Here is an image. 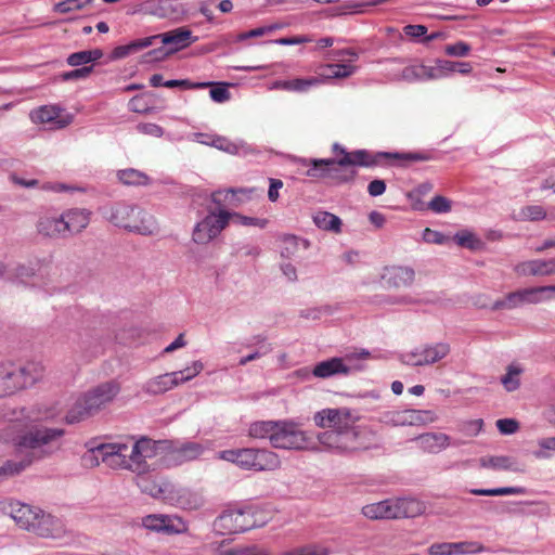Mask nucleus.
<instances>
[{"label": "nucleus", "instance_id": "4c0bfd02", "mask_svg": "<svg viewBox=\"0 0 555 555\" xmlns=\"http://www.w3.org/2000/svg\"><path fill=\"white\" fill-rule=\"evenodd\" d=\"M402 76L406 80H437V75L434 74V66H428L422 63L406 66L402 72Z\"/></svg>", "mask_w": 555, "mask_h": 555}, {"label": "nucleus", "instance_id": "f8f14e48", "mask_svg": "<svg viewBox=\"0 0 555 555\" xmlns=\"http://www.w3.org/2000/svg\"><path fill=\"white\" fill-rule=\"evenodd\" d=\"M314 423L321 428L339 430H359L356 427L358 417L348 408L324 409L314 414Z\"/></svg>", "mask_w": 555, "mask_h": 555}, {"label": "nucleus", "instance_id": "4be33fe9", "mask_svg": "<svg viewBox=\"0 0 555 555\" xmlns=\"http://www.w3.org/2000/svg\"><path fill=\"white\" fill-rule=\"evenodd\" d=\"M40 508L20 502L11 504V517L17 526L31 532H36L37 524L41 517Z\"/></svg>", "mask_w": 555, "mask_h": 555}, {"label": "nucleus", "instance_id": "f03ea898", "mask_svg": "<svg viewBox=\"0 0 555 555\" xmlns=\"http://www.w3.org/2000/svg\"><path fill=\"white\" fill-rule=\"evenodd\" d=\"M333 152L336 158L317 159L306 158L301 160L302 166L307 167L305 176L312 179H332L337 181H347L349 177L341 175V167L364 166L372 167L380 163V159L389 157L388 153L372 154L365 150L347 152L345 147L335 143ZM352 175L350 176V178Z\"/></svg>", "mask_w": 555, "mask_h": 555}, {"label": "nucleus", "instance_id": "2f4dec72", "mask_svg": "<svg viewBox=\"0 0 555 555\" xmlns=\"http://www.w3.org/2000/svg\"><path fill=\"white\" fill-rule=\"evenodd\" d=\"M395 518L416 517L425 512V504L413 498L392 499Z\"/></svg>", "mask_w": 555, "mask_h": 555}, {"label": "nucleus", "instance_id": "58836bf2", "mask_svg": "<svg viewBox=\"0 0 555 555\" xmlns=\"http://www.w3.org/2000/svg\"><path fill=\"white\" fill-rule=\"evenodd\" d=\"M437 420V414L431 410H405V426H424Z\"/></svg>", "mask_w": 555, "mask_h": 555}, {"label": "nucleus", "instance_id": "8fccbe9b", "mask_svg": "<svg viewBox=\"0 0 555 555\" xmlns=\"http://www.w3.org/2000/svg\"><path fill=\"white\" fill-rule=\"evenodd\" d=\"M522 307L519 291L508 293L504 298L492 304V310H512Z\"/></svg>", "mask_w": 555, "mask_h": 555}, {"label": "nucleus", "instance_id": "a211bd4d", "mask_svg": "<svg viewBox=\"0 0 555 555\" xmlns=\"http://www.w3.org/2000/svg\"><path fill=\"white\" fill-rule=\"evenodd\" d=\"M142 525L152 531L166 534H180L188 531L186 521L177 515H147L142 519Z\"/></svg>", "mask_w": 555, "mask_h": 555}, {"label": "nucleus", "instance_id": "49530a36", "mask_svg": "<svg viewBox=\"0 0 555 555\" xmlns=\"http://www.w3.org/2000/svg\"><path fill=\"white\" fill-rule=\"evenodd\" d=\"M469 493L474 495H483V496H500V495H515V494H525L526 489L522 487H501L493 489H470Z\"/></svg>", "mask_w": 555, "mask_h": 555}, {"label": "nucleus", "instance_id": "ddd939ff", "mask_svg": "<svg viewBox=\"0 0 555 555\" xmlns=\"http://www.w3.org/2000/svg\"><path fill=\"white\" fill-rule=\"evenodd\" d=\"M166 443L165 452L163 453V462L165 466H178L190 461L198 459L203 452L204 447L198 442H170Z\"/></svg>", "mask_w": 555, "mask_h": 555}, {"label": "nucleus", "instance_id": "6e6d98bb", "mask_svg": "<svg viewBox=\"0 0 555 555\" xmlns=\"http://www.w3.org/2000/svg\"><path fill=\"white\" fill-rule=\"evenodd\" d=\"M470 44L462 40L447 44L444 47L446 55L453 57H465L470 53Z\"/></svg>", "mask_w": 555, "mask_h": 555}, {"label": "nucleus", "instance_id": "c756f323", "mask_svg": "<svg viewBox=\"0 0 555 555\" xmlns=\"http://www.w3.org/2000/svg\"><path fill=\"white\" fill-rule=\"evenodd\" d=\"M480 467L492 470H509L515 473H522L524 469L519 466L518 462L506 455H487L478 460Z\"/></svg>", "mask_w": 555, "mask_h": 555}, {"label": "nucleus", "instance_id": "7c9ffc66", "mask_svg": "<svg viewBox=\"0 0 555 555\" xmlns=\"http://www.w3.org/2000/svg\"><path fill=\"white\" fill-rule=\"evenodd\" d=\"M177 386H179L177 374L171 372L150 378L144 383L142 389L150 395H162Z\"/></svg>", "mask_w": 555, "mask_h": 555}, {"label": "nucleus", "instance_id": "680f3d73", "mask_svg": "<svg viewBox=\"0 0 555 555\" xmlns=\"http://www.w3.org/2000/svg\"><path fill=\"white\" fill-rule=\"evenodd\" d=\"M520 216L525 220L538 221L546 217V212L542 206L531 205L526 206L520 210Z\"/></svg>", "mask_w": 555, "mask_h": 555}, {"label": "nucleus", "instance_id": "052dcab7", "mask_svg": "<svg viewBox=\"0 0 555 555\" xmlns=\"http://www.w3.org/2000/svg\"><path fill=\"white\" fill-rule=\"evenodd\" d=\"M31 464V461L27 462H16V461H8L0 467V476H14L23 472L26 467Z\"/></svg>", "mask_w": 555, "mask_h": 555}, {"label": "nucleus", "instance_id": "bb28decb", "mask_svg": "<svg viewBox=\"0 0 555 555\" xmlns=\"http://www.w3.org/2000/svg\"><path fill=\"white\" fill-rule=\"evenodd\" d=\"M62 215L66 236L81 232L90 222V212L86 209L74 208Z\"/></svg>", "mask_w": 555, "mask_h": 555}, {"label": "nucleus", "instance_id": "20e7f679", "mask_svg": "<svg viewBox=\"0 0 555 555\" xmlns=\"http://www.w3.org/2000/svg\"><path fill=\"white\" fill-rule=\"evenodd\" d=\"M254 189H229L227 191H217L211 194L214 207L208 208L207 216L198 221L194 227L192 240L196 244H208L216 238L229 224L232 217H238L223 208V203L235 205L234 197L241 195L242 198H250Z\"/></svg>", "mask_w": 555, "mask_h": 555}, {"label": "nucleus", "instance_id": "473e14b6", "mask_svg": "<svg viewBox=\"0 0 555 555\" xmlns=\"http://www.w3.org/2000/svg\"><path fill=\"white\" fill-rule=\"evenodd\" d=\"M518 291L522 306L539 304L555 297V285L528 287Z\"/></svg>", "mask_w": 555, "mask_h": 555}, {"label": "nucleus", "instance_id": "a878e982", "mask_svg": "<svg viewBox=\"0 0 555 555\" xmlns=\"http://www.w3.org/2000/svg\"><path fill=\"white\" fill-rule=\"evenodd\" d=\"M63 215L46 214L41 216L37 223V230L40 234L48 237H66Z\"/></svg>", "mask_w": 555, "mask_h": 555}, {"label": "nucleus", "instance_id": "39448f33", "mask_svg": "<svg viewBox=\"0 0 555 555\" xmlns=\"http://www.w3.org/2000/svg\"><path fill=\"white\" fill-rule=\"evenodd\" d=\"M120 391L115 380L102 383L81 393L69 408L65 420L68 424L85 421L107 408Z\"/></svg>", "mask_w": 555, "mask_h": 555}, {"label": "nucleus", "instance_id": "1a4fd4ad", "mask_svg": "<svg viewBox=\"0 0 555 555\" xmlns=\"http://www.w3.org/2000/svg\"><path fill=\"white\" fill-rule=\"evenodd\" d=\"M271 446L276 449L302 450L313 448V441L298 425L279 421Z\"/></svg>", "mask_w": 555, "mask_h": 555}, {"label": "nucleus", "instance_id": "e433bc0d", "mask_svg": "<svg viewBox=\"0 0 555 555\" xmlns=\"http://www.w3.org/2000/svg\"><path fill=\"white\" fill-rule=\"evenodd\" d=\"M321 80L318 77L295 78L289 80H278L274 82L275 89H282L292 92H305L311 87L318 86Z\"/></svg>", "mask_w": 555, "mask_h": 555}, {"label": "nucleus", "instance_id": "f257e3e1", "mask_svg": "<svg viewBox=\"0 0 555 555\" xmlns=\"http://www.w3.org/2000/svg\"><path fill=\"white\" fill-rule=\"evenodd\" d=\"M9 417L10 424L2 429L0 437L5 442L13 443L20 451L27 450L28 454L21 462L40 460L60 449L64 430L48 427L43 421L54 417L48 412L34 413L20 411V415Z\"/></svg>", "mask_w": 555, "mask_h": 555}, {"label": "nucleus", "instance_id": "338daca9", "mask_svg": "<svg viewBox=\"0 0 555 555\" xmlns=\"http://www.w3.org/2000/svg\"><path fill=\"white\" fill-rule=\"evenodd\" d=\"M298 249V238L296 236H285L282 241L281 256L291 258Z\"/></svg>", "mask_w": 555, "mask_h": 555}, {"label": "nucleus", "instance_id": "2eb2a0df", "mask_svg": "<svg viewBox=\"0 0 555 555\" xmlns=\"http://www.w3.org/2000/svg\"><path fill=\"white\" fill-rule=\"evenodd\" d=\"M450 352V346L446 343H438L435 345H427L415 348L409 352H404L400 356L402 363L411 366H424L434 364Z\"/></svg>", "mask_w": 555, "mask_h": 555}, {"label": "nucleus", "instance_id": "dca6fc26", "mask_svg": "<svg viewBox=\"0 0 555 555\" xmlns=\"http://www.w3.org/2000/svg\"><path fill=\"white\" fill-rule=\"evenodd\" d=\"M370 352L362 350L356 354H347L345 358H331L317 363L312 370V374L319 378H328L335 375H348L352 371L350 363L353 359H367Z\"/></svg>", "mask_w": 555, "mask_h": 555}, {"label": "nucleus", "instance_id": "774afa93", "mask_svg": "<svg viewBox=\"0 0 555 555\" xmlns=\"http://www.w3.org/2000/svg\"><path fill=\"white\" fill-rule=\"evenodd\" d=\"M137 130L142 134L155 138H160L164 135V129L160 126L153 122H141L137 125Z\"/></svg>", "mask_w": 555, "mask_h": 555}, {"label": "nucleus", "instance_id": "c9c22d12", "mask_svg": "<svg viewBox=\"0 0 555 555\" xmlns=\"http://www.w3.org/2000/svg\"><path fill=\"white\" fill-rule=\"evenodd\" d=\"M362 513L370 519L395 518L392 499L363 506Z\"/></svg>", "mask_w": 555, "mask_h": 555}, {"label": "nucleus", "instance_id": "603ef678", "mask_svg": "<svg viewBox=\"0 0 555 555\" xmlns=\"http://www.w3.org/2000/svg\"><path fill=\"white\" fill-rule=\"evenodd\" d=\"M204 370V364L202 361H194L191 365L186 366L183 370L173 372L177 374L178 384L186 383L197 376Z\"/></svg>", "mask_w": 555, "mask_h": 555}, {"label": "nucleus", "instance_id": "aec40b11", "mask_svg": "<svg viewBox=\"0 0 555 555\" xmlns=\"http://www.w3.org/2000/svg\"><path fill=\"white\" fill-rule=\"evenodd\" d=\"M338 55H349L350 59L343 63L320 65L317 69V77L321 80V83L326 79L346 78L354 73L356 67L352 63L357 61L358 54L352 50H343L338 52Z\"/></svg>", "mask_w": 555, "mask_h": 555}, {"label": "nucleus", "instance_id": "a19ab883", "mask_svg": "<svg viewBox=\"0 0 555 555\" xmlns=\"http://www.w3.org/2000/svg\"><path fill=\"white\" fill-rule=\"evenodd\" d=\"M278 422L274 421H258L250 424L248 434L250 437L256 439H269L272 443V437L274 435Z\"/></svg>", "mask_w": 555, "mask_h": 555}, {"label": "nucleus", "instance_id": "b1692460", "mask_svg": "<svg viewBox=\"0 0 555 555\" xmlns=\"http://www.w3.org/2000/svg\"><path fill=\"white\" fill-rule=\"evenodd\" d=\"M168 501L188 511L198 509L204 505V496L201 492L194 491L188 488H171L170 495Z\"/></svg>", "mask_w": 555, "mask_h": 555}, {"label": "nucleus", "instance_id": "c85d7f7f", "mask_svg": "<svg viewBox=\"0 0 555 555\" xmlns=\"http://www.w3.org/2000/svg\"><path fill=\"white\" fill-rule=\"evenodd\" d=\"M519 275H551L555 274V259L528 260L515 267Z\"/></svg>", "mask_w": 555, "mask_h": 555}, {"label": "nucleus", "instance_id": "bf43d9fd", "mask_svg": "<svg viewBox=\"0 0 555 555\" xmlns=\"http://www.w3.org/2000/svg\"><path fill=\"white\" fill-rule=\"evenodd\" d=\"M212 83L208 88H210L209 95L214 102L224 103L231 99V93L225 83Z\"/></svg>", "mask_w": 555, "mask_h": 555}, {"label": "nucleus", "instance_id": "9b49d317", "mask_svg": "<svg viewBox=\"0 0 555 555\" xmlns=\"http://www.w3.org/2000/svg\"><path fill=\"white\" fill-rule=\"evenodd\" d=\"M251 508L227 509L214 522L215 529L222 534L246 531L255 527Z\"/></svg>", "mask_w": 555, "mask_h": 555}, {"label": "nucleus", "instance_id": "4d7b16f0", "mask_svg": "<svg viewBox=\"0 0 555 555\" xmlns=\"http://www.w3.org/2000/svg\"><path fill=\"white\" fill-rule=\"evenodd\" d=\"M282 28V25L281 24H271V25H267V26H261V27H257V28H254V29H250L248 31H244V33H241L238 36H237V39L238 40H246V39H249V38H256V37H261V36H264V35H269L278 29Z\"/></svg>", "mask_w": 555, "mask_h": 555}, {"label": "nucleus", "instance_id": "09e8293b", "mask_svg": "<svg viewBox=\"0 0 555 555\" xmlns=\"http://www.w3.org/2000/svg\"><path fill=\"white\" fill-rule=\"evenodd\" d=\"M453 241L461 247L476 250L481 247L482 242L473 232L468 230L459 231L454 236Z\"/></svg>", "mask_w": 555, "mask_h": 555}, {"label": "nucleus", "instance_id": "f704fd0d", "mask_svg": "<svg viewBox=\"0 0 555 555\" xmlns=\"http://www.w3.org/2000/svg\"><path fill=\"white\" fill-rule=\"evenodd\" d=\"M211 146L233 155H247L253 151L251 146L242 140L231 141L219 135L211 139Z\"/></svg>", "mask_w": 555, "mask_h": 555}, {"label": "nucleus", "instance_id": "cd10ccee", "mask_svg": "<svg viewBox=\"0 0 555 555\" xmlns=\"http://www.w3.org/2000/svg\"><path fill=\"white\" fill-rule=\"evenodd\" d=\"M417 447L428 453H438L450 446V437L443 433H426L415 438Z\"/></svg>", "mask_w": 555, "mask_h": 555}, {"label": "nucleus", "instance_id": "864d4df0", "mask_svg": "<svg viewBox=\"0 0 555 555\" xmlns=\"http://www.w3.org/2000/svg\"><path fill=\"white\" fill-rule=\"evenodd\" d=\"M214 83L211 81H203V82H193L189 79H172L167 80L164 82V87L166 88H181L184 90H192V89H206L209 86H212Z\"/></svg>", "mask_w": 555, "mask_h": 555}, {"label": "nucleus", "instance_id": "37998d69", "mask_svg": "<svg viewBox=\"0 0 555 555\" xmlns=\"http://www.w3.org/2000/svg\"><path fill=\"white\" fill-rule=\"evenodd\" d=\"M117 177L126 185H147L150 183V178L146 173L133 168L119 170Z\"/></svg>", "mask_w": 555, "mask_h": 555}, {"label": "nucleus", "instance_id": "5fc2aeb1", "mask_svg": "<svg viewBox=\"0 0 555 555\" xmlns=\"http://www.w3.org/2000/svg\"><path fill=\"white\" fill-rule=\"evenodd\" d=\"M92 0H64L54 4V11L59 13H69L79 11L91 3Z\"/></svg>", "mask_w": 555, "mask_h": 555}, {"label": "nucleus", "instance_id": "5701e85b", "mask_svg": "<svg viewBox=\"0 0 555 555\" xmlns=\"http://www.w3.org/2000/svg\"><path fill=\"white\" fill-rule=\"evenodd\" d=\"M135 12L158 18H173L179 9L176 0H145L137 7Z\"/></svg>", "mask_w": 555, "mask_h": 555}, {"label": "nucleus", "instance_id": "72a5a7b5", "mask_svg": "<svg viewBox=\"0 0 555 555\" xmlns=\"http://www.w3.org/2000/svg\"><path fill=\"white\" fill-rule=\"evenodd\" d=\"M137 485L142 492L155 498L168 501L172 486L169 483L159 485L147 476L135 477Z\"/></svg>", "mask_w": 555, "mask_h": 555}, {"label": "nucleus", "instance_id": "a18cd8bd", "mask_svg": "<svg viewBox=\"0 0 555 555\" xmlns=\"http://www.w3.org/2000/svg\"><path fill=\"white\" fill-rule=\"evenodd\" d=\"M149 47H151V39L145 37L131 41L128 44L116 47L113 51V55L116 59H122Z\"/></svg>", "mask_w": 555, "mask_h": 555}, {"label": "nucleus", "instance_id": "ea45409f", "mask_svg": "<svg viewBox=\"0 0 555 555\" xmlns=\"http://www.w3.org/2000/svg\"><path fill=\"white\" fill-rule=\"evenodd\" d=\"M472 543L457 542V543H435L429 547L430 555H456L470 552L469 546Z\"/></svg>", "mask_w": 555, "mask_h": 555}, {"label": "nucleus", "instance_id": "0eeeda50", "mask_svg": "<svg viewBox=\"0 0 555 555\" xmlns=\"http://www.w3.org/2000/svg\"><path fill=\"white\" fill-rule=\"evenodd\" d=\"M218 457L233 463L244 470L271 472L281 466L279 455L268 449L241 448L223 450L218 453Z\"/></svg>", "mask_w": 555, "mask_h": 555}, {"label": "nucleus", "instance_id": "393cba45", "mask_svg": "<svg viewBox=\"0 0 555 555\" xmlns=\"http://www.w3.org/2000/svg\"><path fill=\"white\" fill-rule=\"evenodd\" d=\"M415 272L412 268L392 266L386 267L382 280L389 288H401L410 286L414 281Z\"/></svg>", "mask_w": 555, "mask_h": 555}, {"label": "nucleus", "instance_id": "4468645a", "mask_svg": "<svg viewBox=\"0 0 555 555\" xmlns=\"http://www.w3.org/2000/svg\"><path fill=\"white\" fill-rule=\"evenodd\" d=\"M43 370L42 364L36 362L27 363L18 369L9 365L7 366V378L10 380V385L1 387L0 391L15 392L18 389L31 386L41 378Z\"/></svg>", "mask_w": 555, "mask_h": 555}, {"label": "nucleus", "instance_id": "69168bd1", "mask_svg": "<svg viewBox=\"0 0 555 555\" xmlns=\"http://www.w3.org/2000/svg\"><path fill=\"white\" fill-rule=\"evenodd\" d=\"M423 240L426 243L438 244V245L447 244V243L450 242V237L449 236H446L441 232L431 230L429 228H426L424 230V232H423Z\"/></svg>", "mask_w": 555, "mask_h": 555}, {"label": "nucleus", "instance_id": "79ce46f5", "mask_svg": "<svg viewBox=\"0 0 555 555\" xmlns=\"http://www.w3.org/2000/svg\"><path fill=\"white\" fill-rule=\"evenodd\" d=\"M313 221L319 229L339 233L341 230V220L327 211H319L314 215Z\"/></svg>", "mask_w": 555, "mask_h": 555}, {"label": "nucleus", "instance_id": "423d86ee", "mask_svg": "<svg viewBox=\"0 0 555 555\" xmlns=\"http://www.w3.org/2000/svg\"><path fill=\"white\" fill-rule=\"evenodd\" d=\"M107 218L114 225L140 235H155L158 232L154 216L135 205L117 203Z\"/></svg>", "mask_w": 555, "mask_h": 555}, {"label": "nucleus", "instance_id": "6ab92c4d", "mask_svg": "<svg viewBox=\"0 0 555 555\" xmlns=\"http://www.w3.org/2000/svg\"><path fill=\"white\" fill-rule=\"evenodd\" d=\"M116 442L102 443L87 450L81 456V465L85 468H94L100 463L105 464L112 469H116Z\"/></svg>", "mask_w": 555, "mask_h": 555}, {"label": "nucleus", "instance_id": "de8ad7c7", "mask_svg": "<svg viewBox=\"0 0 555 555\" xmlns=\"http://www.w3.org/2000/svg\"><path fill=\"white\" fill-rule=\"evenodd\" d=\"M522 369L518 364H511L505 375L501 377V383L507 391H514L520 386V374Z\"/></svg>", "mask_w": 555, "mask_h": 555}, {"label": "nucleus", "instance_id": "9d476101", "mask_svg": "<svg viewBox=\"0 0 555 555\" xmlns=\"http://www.w3.org/2000/svg\"><path fill=\"white\" fill-rule=\"evenodd\" d=\"M147 38L151 39V46L162 43L164 46L171 47L169 51L165 50L164 48L151 51L149 54L153 60H163L169 53L184 49L194 41L192 39V31L185 27H179L167 33L150 36Z\"/></svg>", "mask_w": 555, "mask_h": 555}, {"label": "nucleus", "instance_id": "7ed1b4c3", "mask_svg": "<svg viewBox=\"0 0 555 555\" xmlns=\"http://www.w3.org/2000/svg\"><path fill=\"white\" fill-rule=\"evenodd\" d=\"M165 447L166 443L147 437H141L131 447L116 442V469L129 470L135 477L149 476L164 465Z\"/></svg>", "mask_w": 555, "mask_h": 555}, {"label": "nucleus", "instance_id": "f3484780", "mask_svg": "<svg viewBox=\"0 0 555 555\" xmlns=\"http://www.w3.org/2000/svg\"><path fill=\"white\" fill-rule=\"evenodd\" d=\"M35 533L41 538L60 540L64 544H69L75 540L74 532L66 528L61 518L43 512L39 518Z\"/></svg>", "mask_w": 555, "mask_h": 555}, {"label": "nucleus", "instance_id": "0e129e2a", "mask_svg": "<svg viewBox=\"0 0 555 555\" xmlns=\"http://www.w3.org/2000/svg\"><path fill=\"white\" fill-rule=\"evenodd\" d=\"M383 422L391 426H405V410L386 412Z\"/></svg>", "mask_w": 555, "mask_h": 555}, {"label": "nucleus", "instance_id": "e2e57ef3", "mask_svg": "<svg viewBox=\"0 0 555 555\" xmlns=\"http://www.w3.org/2000/svg\"><path fill=\"white\" fill-rule=\"evenodd\" d=\"M428 208L436 214L449 212L451 210V201L444 196L437 195L428 203Z\"/></svg>", "mask_w": 555, "mask_h": 555}, {"label": "nucleus", "instance_id": "6e6552de", "mask_svg": "<svg viewBox=\"0 0 555 555\" xmlns=\"http://www.w3.org/2000/svg\"><path fill=\"white\" fill-rule=\"evenodd\" d=\"M317 439L322 450L337 454H349L367 448L359 430L327 429Z\"/></svg>", "mask_w": 555, "mask_h": 555}, {"label": "nucleus", "instance_id": "13d9d810", "mask_svg": "<svg viewBox=\"0 0 555 555\" xmlns=\"http://www.w3.org/2000/svg\"><path fill=\"white\" fill-rule=\"evenodd\" d=\"M455 61L438 59L434 65V74L437 75V79L449 77L454 73Z\"/></svg>", "mask_w": 555, "mask_h": 555}, {"label": "nucleus", "instance_id": "c03bdc74", "mask_svg": "<svg viewBox=\"0 0 555 555\" xmlns=\"http://www.w3.org/2000/svg\"><path fill=\"white\" fill-rule=\"evenodd\" d=\"M103 53L99 49L83 50L72 53L67 57V64L73 67L93 63L102 57Z\"/></svg>", "mask_w": 555, "mask_h": 555}, {"label": "nucleus", "instance_id": "3c124183", "mask_svg": "<svg viewBox=\"0 0 555 555\" xmlns=\"http://www.w3.org/2000/svg\"><path fill=\"white\" fill-rule=\"evenodd\" d=\"M330 553L331 550L328 546L313 543L284 552L282 555H328Z\"/></svg>", "mask_w": 555, "mask_h": 555}, {"label": "nucleus", "instance_id": "412c9836", "mask_svg": "<svg viewBox=\"0 0 555 555\" xmlns=\"http://www.w3.org/2000/svg\"><path fill=\"white\" fill-rule=\"evenodd\" d=\"M35 124L48 125L52 129H62L69 124L68 116L62 115V109L54 105H44L30 112Z\"/></svg>", "mask_w": 555, "mask_h": 555}]
</instances>
